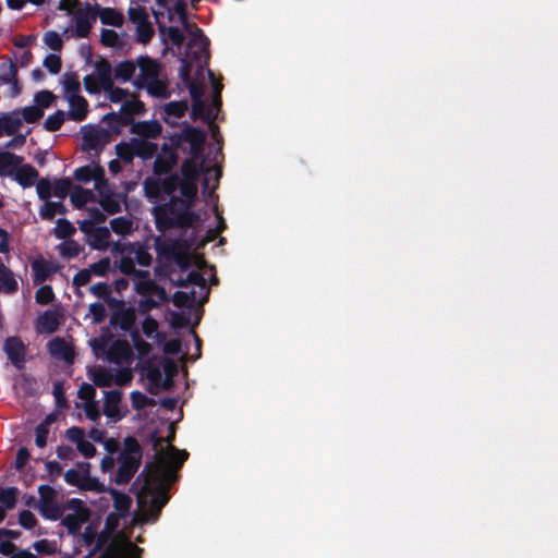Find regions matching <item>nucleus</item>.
Here are the masks:
<instances>
[{"label": "nucleus", "mask_w": 558, "mask_h": 558, "mask_svg": "<svg viewBox=\"0 0 558 558\" xmlns=\"http://www.w3.org/2000/svg\"><path fill=\"white\" fill-rule=\"evenodd\" d=\"M206 133L192 126H185L180 134L179 148L187 157L181 166V175H171L163 180L148 179L145 190L149 197L166 194L171 197L165 208H156V223L159 229H167L177 223L194 227L201 216L191 210L197 198V182L203 174V189L211 193L217 186L220 170L216 165H207L203 156Z\"/></svg>", "instance_id": "f257e3e1"}, {"label": "nucleus", "mask_w": 558, "mask_h": 558, "mask_svg": "<svg viewBox=\"0 0 558 558\" xmlns=\"http://www.w3.org/2000/svg\"><path fill=\"white\" fill-rule=\"evenodd\" d=\"M184 32L189 41L185 56L179 69V75L190 88L193 100V118L210 123L218 113L222 86L216 82L214 73L206 70L213 90L209 96L205 95L204 76L209 58L207 50L208 40L204 37L202 31L191 23H185Z\"/></svg>", "instance_id": "f03ea898"}, {"label": "nucleus", "mask_w": 558, "mask_h": 558, "mask_svg": "<svg viewBox=\"0 0 558 558\" xmlns=\"http://www.w3.org/2000/svg\"><path fill=\"white\" fill-rule=\"evenodd\" d=\"M189 456H151L140 477H144L142 495L138 496L142 521L155 523L168 504L169 488L179 478L178 471Z\"/></svg>", "instance_id": "7ed1b4c3"}, {"label": "nucleus", "mask_w": 558, "mask_h": 558, "mask_svg": "<svg viewBox=\"0 0 558 558\" xmlns=\"http://www.w3.org/2000/svg\"><path fill=\"white\" fill-rule=\"evenodd\" d=\"M74 178L81 183L94 182L95 191L98 194V204L107 214L113 215L121 210L122 199L113 192L105 178V170L97 163H90L74 171Z\"/></svg>", "instance_id": "20e7f679"}, {"label": "nucleus", "mask_w": 558, "mask_h": 558, "mask_svg": "<svg viewBox=\"0 0 558 558\" xmlns=\"http://www.w3.org/2000/svg\"><path fill=\"white\" fill-rule=\"evenodd\" d=\"M58 9L72 15V25L64 29L68 37H87L96 21L94 4L78 0H60Z\"/></svg>", "instance_id": "39448f33"}, {"label": "nucleus", "mask_w": 558, "mask_h": 558, "mask_svg": "<svg viewBox=\"0 0 558 558\" xmlns=\"http://www.w3.org/2000/svg\"><path fill=\"white\" fill-rule=\"evenodd\" d=\"M137 66L138 72L136 73L135 85L138 88H146L153 96L167 97V85L161 76L159 64L153 59L140 58Z\"/></svg>", "instance_id": "423d86ee"}, {"label": "nucleus", "mask_w": 558, "mask_h": 558, "mask_svg": "<svg viewBox=\"0 0 558 558\" xmlns=\"http://www.w3.org/2000/svg\"><path fill=\"white\" fill-rule=\"evenodd\" d=\"M181 287L183 290L173 294V303L177 306L202 304L206 301L209 293L205 277L196 270L187 274Z\"/></svg>", "instance_id": "0eeeda50"}, {"label": "nucleus", "mask_w": 558, "mask_h": 558, "mask_svg": "<svg viewBox=\"0 0 558 558\" xmlns=\"http://www.w3.org/2000/svg\"><path fill=\"white\" fill-rule=\"evenodd\" d=\"M113 251L120 256V270L125 275H142L136 271L135 265L148 266L151 256L140 243H117Z\"/></svg>", "instance_id": "6e6552de"}, {"label": "nucleus", "mask_w": 558, "mask_h": 558, "mask_svg": "<svg viewBox=\"0 0 558 558\" xmlns=\"http://www.w3.org/2000/svg\"><path fill=\"white\" fill-rule=\"evenodd\" d=\"M185 1L184 0H156L153 13L161 31L166 23L181 22L185 28Z\"/></svg>", "instance_id": "1a4fd4ad"}, {"label": "nucleus", "mask_w": 558, "mask_h": 558, "mask_svg": "<svg viewBox=\"0 0 558 558\" xmlns=\"http://www.w3.org/2000/svg\"><path fill=\"white\" fill-rule=\"evenodd\" d=\"M38 505L37 509L43 518L51 521H57L62 518L63 507L58 504L57 490L50 485H39L38 487Z\"/></svg>", "instance_id": "9d476101"}, {"label": "nucleus", "mask_w": 558, "mask_h": 558, "mask_svg": "<svg viewBox=\"0 0 558 558\" xmlns=\"http://www.w3.org/2000/svg\"><path fill=\"white\" fill-rule=\"evenodd\" d=\"M90 464L88 462H77L75 468L68 470L64 473V481L72 486H76L84 490H98L102 492L104 488L98 480L92 477L89 474Z\"/></svg>", "instance_id": "9b49d317"}, {"label": "nucleus", "mask_w": 558, "mask_h": 558, "mask_svg": "<svg viewBox=\"0 0 558 558\" xmlns=\"http://www.w3.org/2000/svg\"><path fill=\"white\" fill-rule=\"evenodd\" d=\"M132 378V371L128 366L119 369L96 367L92 371V379L99 387L124 386L130 384Z\"/></svg>", "instance_id": "f8f14e48"}, {"label": "nucleus", "mask_w": 558, "mask_h": 558, "mask_svg": "<svg viewBox=\"0 0 558 558\" xmlns=\"http://www.w3.org/2000/svg\"><path fill=\"white\" fill-rule=\"evenodd\" d=\"M118 470L111 478L116 484H128L142 464V456H118Z\"/></svg>", "instance_id": "ddd939ff"}, {"label": "nucleus", "mask_w": 558, "mask_h": 558, "mask_svg": "<svg viewBox=\"0 0 558 558\" xmlns=\"http://www.w3.org/2000/svg\"><path fill=\"white\" fill-rule=\"evenodd\" d=\"M80 230L88 235L90 246L96 250H107L110 244V231L105 227L93 226V221H80Z\"/></svg>", "instance_id": "4468645a"}, {"label": "nucleus", "mask_w": 558, "mask_h": 558, "mask_svg": "<svg viewBox=\"0 0 558 558\" xmlns=\"http://www.w3.org/2000/svg\"><path fill=\"white\" fill-rule=\"evenodd\" d=\"M85 151H98L109 142V132L101 128L85 126L82 130Z\"/></svg>", "instance_id": "2eb2a0df"}, {"label": "nucleus", "mask_w": 558, "mask_h": 558, "mask_svg": "<svg viewBox=\"0 0 558 558\" xmlns=\"http://www.w3.org/2000/svg\"><path fill=\"white\" fill-rule=\"evenodd\" d=\"M3 350L16 368H22L25 362L26 348L21 339L10 337L4 341Z\"/></svg>", "instance_id": "dca6fc26"}, {"label": "nucleus", "mask_w": 558, "mask_h": 558, "mask_svg": "<svg viewBox=\"0 0 558 558\" xmlns=\"http://www.w3.org/2000/svg\"><path fill=\"white\" fill-rule=\"evenodd\" d=\"M94 10L95 17H99L100 22L105 25L121 27L124 23L123 13L114 8L101 7L98 3H94Z\"/></svg>", "instance_id": "f3484780"}, {"label": "nucleus", "mask_w": 558, "mask_h": 558, "mask_svg": "<svg viewBox=\"0 0 558 558\" xmlns=\"http://www.w3.org/2000/svg\"><path fill=\"white\" fill-rule=\"evenodd\" d=\"M122 393L118 390L105 392L104 413L112 422H118L122 418L120 409Z\"/></svg>", "instance_id": "a211bd4d"}, {"label": "nucleus", "mask_w": 558, "mask_h": 558, "mask_svg": "<svg viewBox=\"0 0 558 558\" xmlns=\"http://www.w3.org/2000/svg\"><path fill=\"white\" fill-rule=\"evenodd\" d=\"M22 118L19 110L0 116V138L15 135L22 129Z\"/></svg>", "instance_id": "6ab92c4d"}, {"label": "nucleus", "mask_w": 558, "mask_h": 558, "mask_svg": "<svg viewBox=\"0 0 558 558\" xmlns=\"http://www.w3.org/2000/svg\"><path fill=\"white\" fill-rule=\"evenodd\" d=\"M58 266L44 258L35 259L32 263V270L34 275V282L41 283L46 281L51 275L58 271Z\"/></svg>", "instance_id": "aec40b11"}, {"label": "nucleus", "mask_w": 558, "mask_h": 558, "mask_svg": "<svg viewBox=\"0 0 558 558\" xmlns=\"http://www.w3.org/2000/svg\"><path fill=\"white\" fill-rule=\"evenodd\" d=\"M60 519L61 524L68 530L70 535H77L81 533L82 525L89 521L90 515L83 510V512L81 511L78 513H68Z\"/></svg>", "instance_id": "412c9836"}, {"label": "nucleus", "mask_w": 558, "mask_h": 558, "mask_svg": "<svg viewBox=\"0 0 558 558\" xmlns=\"http://www.w3.org/2000/svg\"><path fill=\"white\" fill-rule=\"evenodd\" d=\"M98 197L93 190L73 186L70 193L71 203L75 208L82 209L94 203Z\"/></svg>", "instance_id": "4be33fe9"}, {"label": "nucleus", "mask_w": 558, "mask_h": 558, "mask_svg": "<svg viewBox=\"0 0 558 558\" xmlns=\"http://www.w3.org/2000/svg\"><path fill=\"white\" fill-rule=\"evenodd\" d=\"M161 125L157 121H144L133 123L131 126L132 133L138 136V138H156L161 133Z\"/></svg>", "instance_id": "5701e85b"}, {"label": "nucleus", "mask_w": 558, "mask_h": 558, "mask_svg": "<svg viewBox=\"0 0 558 558\" xmlns=\"http://www.w3.org/2000/svg\"><path fill=\"white\" fill-rule=\"evenodd\" d=\"M12 177L23 187H29L37 180L38 171L33 166L22 162Z\"/></svg>", "instance_id": "b1692460"}, {"label": "nucleus", "mask_w": 558, "mask_h": 558, "mask_svg": "<svg viewBox=\"0 0 558 558\" xmlns=\"http://www.w3.org/2000/svg\"><path fill=\"white\" fill-rule=\"evenodd\" d=\"M66 438L76 445L80 453H95L94 446L85 439L82 428L71 427L66 430Z\"/></svg>", "instance_id": "393cba45"}, {"label": "nucleus", "mask_w": 558, "mask_h": 558, "mask_svg": "<svg viewBox=\"0 0 558 558\" xmlns=\"http://www.w3.org/2000/svg\"><path fill=\"white\" fill-rule=\"evenodd\" d=\"M23 158L9 151H0V177H12Z\"/></svg>", "instance_id": "a878e982"}, {"label": "nucleus", "mask_w": 558, "mask_h": 558, "mask_svg": "<svg viewBox=\"0 0 558 558\" xmlns=\"http://www.w3.org/2000/svg\"><path fill=\"white\" fill-rule=\"evenodd\" d=\"M109 493L113 500V508L116 513L126 518L130 514L132 498L128 494L122 493L116 488H110Z\"/></svg>", "instance_id": "bb28decb"}, {"label": "nucleus", "mask_w": 558, "mask_h": 558, "mask_svg": "<svg viewBox=\"0 0 558 558\" xmlns=\"http://www.w3.org/2000/svg\"><path fill=\"white\" fill-rule=\"evenodd\" d=\"M60 325V319L57 313L52 311H46L38 317L37 331L40 333H52Z\"/></svg>", "instance_id": "cd10ccee"}, {"label": "nucleus", "mask_w": 558, "mask_h": 558, "mask_svg": "<svg viewBox=\"0 0 558 558\" xmlns=\"http://www.w3.org/2000/svg\"><path fill=\"white\" fill-rule=\"evenodd\" d=\"M68 102L70 107L68 114L72 120L82 121L86 118L88 104L82 95L68 99Z\"/></svg>", "instance_id": "c85d7f7f"}, {"label": "nucleus", "mask_w": 558, "mask_h": 558, "mask_svg": "<svg viewBox=\"0 0 558 558\" xmlns=\"http://www.w3.org/2000/svg\"><path fill=\"white\" fill-rule=\"evenodd\" d=\"M130 143L131 150L135 151V155L143 159L151 158L157 150V145L149 140L136 137L132 138Z\"/></svg>", "instance_id": "c756f323"}, {"label": "nucleus", "mask_w": 558, "mask_h": 558, "mask_svg": "<svg viewBox=\"0 0 558 558\" xmlns=\"http://www.w3.org/2000/svg\"><path fill=\"white\" fill-rule=\"evenodd\" d=\"M48 349L51 355L54 357L64 360L66 362H71L73 360L74 353L72 348L60 338H56L48 343Z\"/></svg>", "instance_id": "7c9ffc66"}, {"label": "nucleus", "mask_w": 558, "mask_h": 558, "mask_svg": "<svg viewBox=\"0 0 558 558\" xmlns=\"http://www.w3.org/2000/svg\"><path fill=\"white\" fill-rule=\"evenodd\" d=\"M143 548L129 543L124 551L108 548L98 558H142Z\"/></svg>", "instance_id": "2f4dec72"}, {"label": "nucleus", "mask_w": 558, "mask_h": 558, "mask_svg": "<svg viewBox=\"0 0 558 558\" xmlns=\"http://www.w3.org/2000/svg\"><path fill=\"white\" fill-rule=\"evenodd\" d=\"M143 548L129 543L124 551L108 548L98 558H142Z\"/></svg>", "instance_id": "473e14b6"}, {"label": "nucleus", "mask_w": 558, "mask_h": 558, "mask_svg": "<svg viewBox=\"0 0 558 558\" xmlns=\"http://www.w3.org/2000/svg\"><path fill=\"white\" fill-rule=\"evenodd\" d=\"M131 357V349L125 342H116L108 352V359L118 364H129Z\"/></svg>", "instance_id": "72a5a7b5"}, {"label": "nucleus", "mask_w": 558, "mask_h": 558, "mask_svg": "<svg viewBox=\"0 0 558 558\" xmlns=\"http://www.w3.org/2000/svg\"><path fill=\"white\" fill-rule=\"evenodd\" d=\"M94 80L104 88H111L113 84L111 66L107 62L98 63L95 71L92 73Z\"/></svg>", "instance_id": "f704fd0d"}, {"label": "nucleus", "mask_w": 558, "mask_h": 558, "mask_svg": "<svg viewBox=\"0 0 558 558\" xmlns=\"http://www.w3.org/2000/svg\"><path fill=\"white\" fill-rule=\"evenodd\" d=\"M150 449L154 453H187L185 450H177L170 444L169 437H157L153 435L149 439Z\"/></svg>", "instance_id": "c9c22d12"}, {"label": "nucleus", "mask_w": 558, "mask_h": 558, "mask_svg": "<svg viewBox=\"0 0 558 558\" xmlns=\"http://www.w3.org/2000/svg\"><path fill=\"white\" fill-rule=\"evenodd\" d=\"M19 288L12 271L0 260V291L5 293L15 292Z\"/></svg>", "instance_id": "e433bc0d"}, {"label": "nucleus", "mask_w": 558, "mask_h": 558, "mask_svg": "<svg viewBox=\"0 0 558 558\" xmlns=\"http://www.w3.org/2000/svg\"><path fill=\"white\" fill-rule=\"evenodd\" d=\"M20 490L15 486L2 487L0 486V507L5 511L15 508Z\"/></svg>", "instance_id": "4c0bfd02"}, {"label": "nucleus", "mask_w": 558, "mask_h": 558, "mask_svg": "<svg viewBox=\"0 0 558 558\" xmlns=\"http://www.w3.org/2000/svg\"><path fill=\"white\" fill-rule=\"evenodd\" d=\"M62 85H63V95L66 100L81 95L80 94L81 83L74 75H72V74L63 75Z\"/></svg>", "instance_id": "58836bf2"}, {"label": "nucleus", "mask_w": 558, "mask_h": 558, "mask_svg": "<svg viewBox=\"0 0 558 558\" xmlns=\"http://www.w3.org/2000/svg\"><path fill=\"white\" fill-rule=\"evenodd\" d=\"M65 208L61 199L58 201H46L39 210V215L43 219L50 220L57 214H63Z\"/></svg>", "instance_id": "ea45409f"}, {"label": "nucleus", "mask_w": 558, "mask_h": 558, "mask_svg": "<svg viewBox=\"0 0 558 558\" xmlns=\"http://www.w3.org/2000/svg\"><path fill=\"white\" fill-rule=\"evenodd\" d=\"M137 63L132 61H124L119 63L114 69V76L123 82L130 81L133 76L136 77Z\"/></svg>", "instance_id": "a19ab883"}, {"label": "nucleus", "mask_w": 558, "mask_h": 558, "mask_svg": "<svg viewBox=\"0 0 558 558\" xmlns=\"http://www.w3.org/2000/svg\"><path fill=\"white\" fill-rule=\"evenodd\" d=\"M143 332L150 339L155 340L157 343H162L165 340V336L158 331V323L151 317L145 318L142 324Z\"/></svg>", "instance_id": "79ce46f5"}, {"label": "nucleus", "mask_w": 558, "mask_h": 558, "mask_svg": "<svg viewBox=\"0 0 558 558\" xmlns=\"http://www.w3.org/2000/svg\"><path fill=\"white\" fill-rule=\"evenodd\" d=\"M72 181L69 178L56 180L52 182V196L63 201L72 191Z\"/></svg>", "instance_id": "37998d69"}, {"label": "nucleus", "mask_w": 558, "mask_h": 558, "mask_svg": "<svg viewBox=\"0 0 558 558\" xmlns=\"http://www.w3.org/2000/svg\"><path fill=\"white\" fill-rule=\"evenodd\" d=\"M162 369H163V373H165V378L163 379H159L157 377V375H159V371L158 369H151L150 372V377L153 380H155L156 383H159L161 381V384L163 386L168 385L171 380V377L173 376V374L175 373L177 371V366L173 362H171L170 360H165L163 363H162Z\"/></svg>", "instance_id": "c03bdc74"}, {"label": "nucleus", "mask_w": 558, "mask_h": 558, "mask_svg": "<svg viewBox=\"0 0 558 558\" xmlns=\"http://www.w3.org/2000/svg\"><path fill=\"white\" fill-rule=\"evenodd\" d=\"M110 227L114 233L128 235L133 231V221L125 217H118L110 221Z\"/></svg>", "instance_id": "a18cd8bd"}, {"label": "nucleus", "mask_w": 558, "mask_h": 558, "mask_svg": "<svg viewBox=\"0 0 558 558\" xmlns=\"http://www.w3.org/2000/svg\"><path fill=\"white\" fill-rule=\"evenodd\" d=\"M56 96L49 90H40L34 96V105L40 108V111L44 113L45 109L52 106Z\"/></svg>", "instance_id": "49530a36"}, {"label": "nucleus", "mask_w": 558, "mask_h": 558, "mask_svg": "<svg viewBox=\"0 0 558 558\" xmlns=\"http://www.w3.org/2000/svg\"><path fill=\"white\" fill-rule=\"evenodd\" d=\"M22 118V123H35L44 117V113L40 111V108L36 107L34 104L32 106L24 107L19 110Z\"/></svg>", "instance_id": "de8ad7c7"}, {"label": "nucleus", "mask_w": 558, "mask_h": 558, "mask_svg": "<svg viewBox=\"0 0 558 558\" xmlns=\"http://www.w3.org/2000/svg\"><path fill=\"white\" fill-rule=\"evenodd\" d=\"M111 537L112 533L106 529H102L99 533H97L95 545L86 558H89L90 556H94L100 551L111 541Z\"/></svg>", "instance_id": "09e8293b"}, {"label": "nucleus", "mask_w": 558, "mask_h": 558, "mask_svg": "<svg viewBox=\"0 0 558 558\" xmlns=\"http://www.w3.org/2000/svg\"><path fill=\"white\" fill-rule=\"evenodd\" d=\"M129 19L136 26L148 22V14L143 7H131L128 10Z\"/></svg>", "instance_id": "8fccbe9b"}, {"label": "nucleus", "mask_w": 558, "mask_h": 558, "mask_svg": "<svg viewBox=\"0 0 558 558\" xmlns=\"http://www.w3.org/2000/svg\"><path fill=\"white\" fill-rule=\"evenodd\" d=\"M121 110L125 114H138L143 110V104L130 94L124 104L122 105Z\"/></svg>", "instance_id": "3c124183"}, {"label": "nucleus", "mask_w": 558, "mask_h": 558, "mask_svg": "<svg viewBox=\"0 0 558 558\" xmlns=\"http://www.w3.org/2000/svg\"><path fill=\"white\" fill-rule=\"evenodd\" d=\"M108 99L112 102H121L122 105L129 97L130 93L123 88L116 87L114 84H111V88H106L104 90Z\"/></svg>", "instance_id": "603ef678"}, {"label": "nucleus", "mask_w": 558, "mask_h": 558, "mask_svg": "<svg viewBox=\"0 0 558 558\" xmlns=\"http://www.w3.org/2000/svg\"><path fill=\"white\" fill-rule=\"evenodd\" d=\"M65 119V114L63 111H57L56 113L49 116L45 120V129L47 131L53 132L61 128Z\"/></svg>", "instance_id": "864d4df0"}, {"label": "nucleus", "mask_w": 558, "mask_h": 558, "mask_svg": "<svg viewBox=\"0 0 558 558\" xmlns=\"http://www.w3.org/2000/svg\"><path fill=\"white\" fill-rule=\"evenodd\" d=\"M175 163V158L172 153L166 154L163 157L159 156L155 161V170L158 173L167 172Z\"/></svg>", "instance_id": "5fc2aeb1"}, {"label": "nucleus", "mask_w": 558, "mask_h": 558, "mask_svg": "<svg viewBox=\"0 0 558 558\" xmlns=\"http://www.w3.org/2000/svg\"><path fill=\"white\" fill-rule=\"evenodd\" d=\"M17 521L19 524L25 530H32L38 524L35 514L29 510H22L19 513Z\"/></svg>", "instance_id": "6e6d98bb"}, {"label": "nucleus", "mask_w": 558, "mask_h": 558, "mask_svg": "<svg viewBox=\"0 0 558 558\" xmlns=\"http://www.w3.org/2000/svg\"><path fill=\"white\" fill-rule=\"evenodd\" d=\"M32 547L41 555H52L56 553L57 547L54 542H50L46 538L36 541Z\"/></svg>", "instance_id": "4d7b16f0"}, {"label": "nucleus", "mask_w": 558, "mask_h": 558, "mask_svg": "<svg viewBox=\"0 0 558 558\" xmlns=\"http://www.w3.org/2000/svg\"><path fill=\"white\" fill-rule=\"evenodd\" d=\"M36 191L40 199L49 201L52 197V182L47 179H40L36 184Z\"/></svg>", "instance_id": "13d9d810"}, {"label": "nucleus", "mask_w": 558, "mask_h": 558, "mask_svg": "<svg viewBox=\"0 0 558 558\" xmlns=\"http://www.w3.org/2000/svg\"><path fill=\"white\" fill-rule=\"evenodd\" d=\"M97 529H98V524L96 522H90L84 530L83 534H82V539H83V543L86 545V546H93L95 545V542H96V536H97Z\"/></svg>", "instance_id": "bf43d9fd"}, {"label": "nucleus", "mask_w": 558, "mask_h": 558, "mask_svg": "<svg viewBox=\"0 0 558 558\" xmlns=\"http://www.w3.org/2000/svg\"><path fill=\"white\" fill-rule=\"evenodd\" d=\"M86 211L88 213V218L84 219L83 221H93V226H95L96 222H102L106 219L105 213H107L102 207L97 206H87L85 207Z\"/></svg>", "instance_id": "052dcab7"}, {"label": "nucleus", "mask_w": 558, "mask_h": 558, "mask_svg": "<svg viewBox=\"0 0 558 558\" xmlns=\"http://www.w3.org/2000/svg\"><path fill=\"white\" fill-rule=\"evenodd\" d=\"M101 43L108 47H117L120 45V37L117 32L105 28L100 33Z\"/></svg>", "instance_id": "680f3d73"}, {"label": "nucleus", "mask_w": 558, "mask_h": 558, "mask_svg": "<svg viewBox=\"0 0 558 558\" xmlns=\"http://www.w3.org/2000/svg\"><path fill=\"white\" fill-rule=\"evenodd\" d=\"M83 409H84L86 416L93 422L98 421L101 416L99 407L95 400H88V401L84 402Z\"/></svg>", "instance_id": "e2e57ef3"}, {"label": "nucleus", "mask_w": 558, "mask_h": 558, "mask_svg": "<svg viewBox=\"0 0 558 558\" xmlns=\"http://www.w3.org/2000/svg\"><path fill=\"white\" fill-rule=\"evenodd\" d=\"M44 66L51 73L58 74L61 70V59L59 56L51 53L44 60Z\"/></svg>", "instance_id": "0e129e2a"}, {"label": "nucleus", "mask_w": 558, "mask_h": 558, "mask_svg": "<svg viewBox=\"0 0 558 558\" xmlns=\"http://www.w3.org/2000/svg\"><path fill=\"white\" fill-rule=\"evenodd\" d=\"M54 298L53 291L50 286H43L36 292L35 299L39 304H48Z\"/></svg>", "instance_id": "69168bd1"}, {"label": "nucleus", "mask_w": 558, "mask_h": 558, "mask_svg": "<svg viewBox=\"0 0 558 558\" xmlns=\"http://www.w3.org/2000/svg\"><path fill=\"white\" fill-rule=\"evenodd\" d=\"M186 110L187 105L185 102H170L165 107L166 113L174 118L183 117Z\"/></svg>", "instance_id": "338daca9"}, {"label": "nucleus", "mask_w": 558, "mask_h": 558, "mask_svg": "<svg viewBox=\"0 0 558 558\" xmlns=\"http://www.w3.org/2000/svg\"><path fill=\"white\" fill-rule=\"evenodd\" d=\"M88 311L95 324L101 323L106 317V306L102 303L90 304Z\"/></svg>", "instance_id": "774afa93"}]
</instances>
